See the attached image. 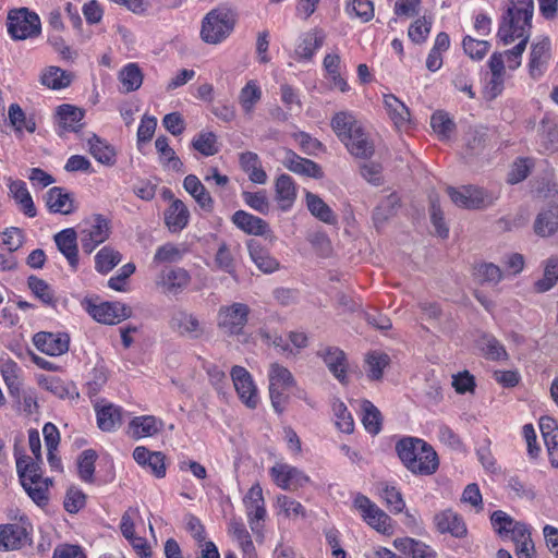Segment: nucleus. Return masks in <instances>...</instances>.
Returning <instances> with one entry per match:
<instances>
[{"mask_svg": "<svg viewBox=\"0 0 558 558\" xmlns=\"http://www.w3.org/2000/svg\"><path fill=\"white\" fill-rule=\"evenodd\" d=\"M33 343L40 352L59 356L69 350L70 337L61 332L40 331L34 335Z\"/></svg>", "mask_w": 558, "mask_h": 558, "instance_id": "dca6fc26", "label": "nucleus"}, {"mask_svg": "<svg viewBox=\"0 0 558 558\" xmlns=\"http://www.w3.org/2000/svg\"><path fill=\"white\" fill-rule=\"evenodd\" d=\"M534 232L547 238L558 231V205L549 206L539 211L534 220Z\"/></svg>", "mask_w": 558, "mask_h": 558, "instance_id": "473e14b6", "label": "nucleus"}, {"mask_svg": "<svg viewBox=\"0 0 558 558\" xmlns=\"http://www.w3.org/2000/svg\"><path fill=\"white\" fill-rule=\"evenodd\" d=\"M331 407L337 428L342 433H352L354 430V421L347 405L341 400L336 399Z\"/></svg>", "mask_w": 558, "mask_h": 558, "instance_id": "4d7b16f0", "label": "nucleus"}, {"mask_svg": "<svg viewBox=\"0 0 558 558\" xmlns=\"http://www.w3.org/2000/svg\"><path fill=\"white\" fill-rule=\"evenodd\" d=\"M262 99V89L256 81H248L240 90L239 102L246 114H252L257 102Z\"/></svg>", "mask_w": 558, "mask_h": 558, "instance_id": "8fccbe9b", "label": "nucleus"}, {"mask_svg": "<svg viewBox=\"0 0 558 558\" xmlns=\"http://www.w3.org/2000/svg\"><path fill=\"white\" fill-rule=\"evenodd\" d=\"M389 361V356L385 353L373 352L368 354L366 357L367 377L372 380H379Z\"/></svg>", "mask_w": 558, "mask_h": 558, "instance_id": "680f3d73", "label": "nucleus"}, {"mask_svg": "<svg viewBox=\"0 0 558 558\" xmlns=\"http://www.w3.org/2000/svg\"><path fill=\"white\" fill-rule=\"evenodd\" d=\"M7 28L12 39L25 40L40 34L41 23L37 13L27 8H20L9 12Z\"/></svg>", "mask_w": 558, "mask_h": 558, "instance_id": "20e7f679", "label": "nucleus"}, {"mask_svg": "<svg viewBox=\"0 0 558 558\" xmlns=\"http://www.w3.org/2000/svg\"><path fill=\"white\" fill-rule=\"evenodd\" d=\"M340 57L338 54L329 53L324 58V68L328 73L333 87L340 89L342 93L349 90V85L344 78L341 77L339 68H340Z\"/></svg>", "mask_w": 558, "mask_h": 558, "instance_id": "6e6d98bb", "label": "nucleus"}, {"mask_svg": "<svg viewBox=\"0 0 558 558\" xmlns=\"http://www.w3.org/2000/svg\"><path fill=\"white\" fill-rule=\"evenodd\" d=\"M430 126L440 140H448L454 130V122L446 112L438 111L432 116Z\"/></svg>", "mask_w": 558, "mask_h": 558, "instance_id": "69168bd1", "label": "nucleus"}, {"mask_svg": "<svg viewBox=\"0 0 558 558\" xmlns=\"http://www.w3.org/2000/svg\"><path fill=\"white\" fill-rule=\"evenodd\" d=\"M96 459L97 453L93 449H86L80 454L77 460V468L80 477L84 482H93Z\"/></svg>", "mask_w": 558, "mask_h": 558, "instance_id": "e2e57ef3", "label": "nucleus"}, {"mask_svg": "<svg viewBox=\"0 0 558 558\" xmlns=\"http://www.w3.org/2000/svg\"><path fill=\"white\" fill-rule=\"evenodd\" d=\"M121 254L110 246H104L95 256V268L98 272L108 274L120 262Z\"/></svg>", "mask_w": 558, "mask_h": 558, "instance_id": "5fc2aeb1", "label": "nucleus"}, {"mask_svg": "<svg viewBox=\"0 0 558 558\" xmlns=\"http://www.w3.org/2000/svg\"><path fill=\"white\" fill-rule=\"evenodd\" d=\"M539 429L548 452L550 464L558 468V424L549 417L543 416L539 420Z\"/></svg>", "mask_w": 558, "mask_h": 558, "instance_id": "393cba45", "label": "nucleus"}, {"mask_svg": "<svg viewBox=\"0 0 558 558\" xmlns=\"http://www.w3.org/2000/svg\"><path fill=\"white\" fill-rule=\"evenodd\" d=\"M231 220L240 230L247 234L265 236L266 239L274 238L268 223L264 219L244 210L235 211Z\"/></svg>", "mask_w": 558, "mask_h": 558, "instance_id": "a211bd4d", "label": "nucleus"}, {"mask_svg": "<svg viewBox=\"0 0 558 558\" xmlns=\"http://www.w3.org/2000/svg\"><path fill=\"white\" fill-rule=\"evenodd\" d=\"M29 524L25 522L0 524V550H17L29 544Z\"/></svg>", "mask_w": 558, "mask_h": 558, "instance_id": "f8f14e48", "label": "nucleus"}, {"mask_svg": "<svg viewBox=\"0 0 558 558\" xmlns=\"http://www.w3.org/2000/svg\"><path fill=\"white\" fill-rule=\"evenodd\" d=\"M269 474L275 484L284 490H296L310 482L301 470L287 463H276Z\"/></svg>", "mask_w": 558, "mask_h": 558, "instance_id": "ddd939ff", "label": "nucleus"}, {"mask_svg": "<svg viewBox=\"0 0 558 558\" xmlns=\"http://www.w3.org/2000/svg\"><path fill=\"white\" fill-rule=\"evenodd\" d=\"M240 166L247 173L248 179L253 183L265 184L267 182V173L262 167L260 159L256 153L245 151L240 155Z\"/></svg>", "mask_w": 558, "mask_h": 558, "instance_id": "4c0bfd02", "label": "nucleus"}, {"mask_svg": "<svg viewBox=\"0 0 558 558\" xmlns=\"http://www.w3.org/2000/svg\"><path fill=\"white\" fill-rule=\"evenodd\" d=\"M26 482L21 483L27 495L38 506H46L48 504V489L51 484L50 478L32 480L26 478Z\"/></svg>", "mask_w": 558, "mask_h": 558, "instance_id": "c03bdc74", "label": "nucleus"}, {"mask_svg": "<svg viewBox=\"0 0 558 558\" xmlns=\"http://www.w3.org/2000/svg\"><path fill=\"white\" fill-rule=\"evenodd\" d=\"M236 24V13L228 7L210 10L202 21L201 38L209 45L225 41L233 32Z\"/></svg>", "mask_w": 558, "mask_h": 558, "instance_id": "7ed1b4c3", "label": "nucleus"}, {"mask_svg": "<svg viewBox=\"0 0 558 558\" xmlns=\"http://www.w3.org/2000/svg\"><path fill=\"white\" fill-rule=\"evenodd\" d=\"M551 59V43L548 37L538 38L531 45L529 56V75L537 81L546 73Z\"/></svg>", "mask_w": 558, "mask_h": 558, "instance_id": "9b49d317", "label": "nucleus"}, {"mask_svg": "<svg viewBox=\"0 0 558 558\" xmlns=\"http://www.w3.org/2000/svg\"><path fill=\"white\" fill-rule=\"evenodd\" d=\"M16 469L21 483L26 482V478L41 480L40 466L38 461H33L29 457H22L16 460Z\"/></svg>", "mask_w": 558, "mask_h": 558, "instance_id": "774afa93", "label": "nucleus"}, {"mask_svg": "<svg viewBox=\"0 0 558 558\" xmlns=\"http://www.w3.org/2000/svg\"><path fill=\"white\" fill-rule=\"evenodd\" d=\"M83 307L95 320L106 325H116L132 316V308L121 302L95 304L85 300Z\"/></svg>", "mask_w": 558, "mask_h": 558, "instance_id": "1a4fd4ad", "label": "nucleus"}, {"mask_svg": "<svg viewBox=\"0 0 558 558\" xmlns=\"http://www.w3.org/2000/svg\"><path fill=\"white\" fill-rule=\"evenodd\" d=\"M325 37V33L320 29H313L306 33L295 50L296 54L302 59L310 60L316 50L324 45Z\"/></svg>", "mask_w": 558, "mask_h": 558, "instance_id": "79ce46f5", "label": "nucleus"}, {"mask_svg": "<svg viewBox=\"0 0 558 558\" xmlns=\"http://www.w3.org/2000/svg\"><path fill=\"white\" fill-rule=\"evenodd\" d=\"M46 206L50 213L70 215L75 211V199L72 193L63 187L54 186L45 195Z\"/></svg>", "mask_w": 558, "mask_h": 558, "instance_id": "412c9836", "label": "nucleus"}, {"mask_svg": "<svg viewBox=\"0 0 558 558\" xmlns=\"http://www.w3.org/2000/svg\"><path fill=\"white\" fill-rule=\"evenodd\" d=\"M190 219V211L181 199H174L165 211V222L171 232L184 229Z\"/></svg>", "mask_w": 558, "mask_h": 558, "instance_id": "c9c22d12", "label": "nucleus"}, {"mask_svg": "<svg viewBox=\"0 0 558 558\" xmlns=\"http://www.w3.org/2000/svg\"><path fill=\"white\" fill-rule=\"evenodd\" d=\"M89 153L100 163L113 166L116 163V150L112 146L101 141L98 136L93 135L88 140Z\"/></svg>", "mask_w": 558, "mask_h": 558, "instance_id": "09e8293b", "label": "nucleus"}, {"mask_svg": "<svg viewBox=\"0 0 558 558\" xmlns=\"http://www.w3.org/2000/svg\"><path fill=\"white\" fill-rule=\"evenodd\" d=\"M192 146L202 155L208 157L218 153L217 136L211 132H202L192 141Z\"/></svg>", "mask_w": 558, "mask_h": 558, "instance_id": "0e129e2a", "label": "nucleus"}, {"mask_svg": "<svg viewBox=\"0 0 558 558\" xmlns=\"http://www.w3.org/2000/svg\"><path fill=\"white\" fill-rule=\"evenodd\" d=\"M191 281L190 274L181 267L163 269L156 283L162 288L165 293L178 294L182 292Z\"/></svg>", "mask_w": 558, "mask_h": 558, "instance_id": "f3484780", "label": "nucleus"}, {"mask_svg": "<svg viewBox=\"0 0 558 558\" xmlns=\"http://www.w3.org/2000/svg\"><path fill=\"white\" fill-rule=\"evenodd\" d=\"M155 147L163 166L169 167L173 171L183 172V162L169 146V141L166 136H158L155 141Z\"/></svg>", "mask_w": 558, "mask_h": 558, "instance_id": "de8ad7c7", "label": "nucleus"}, {"mask_svg": "<svg viewBox=\"0 0 558 558\" xmlns=\"http://www.w3.org/2000/svg\"><path fill=\"white\" fill-rule=\"evenodd\" d=\"M477 345L483 354L489 360H507L508 353L505 347L490 335H483L478 341Z\"/></svg>", "mask_w": 558, "mask_h": 558, "instance_id": "603ef678", "label": "nucleus"}, {"mask_svg": "<svg viewBox=\"0 0 558 558\" xmlns=\"http://www.w3.org/2000/svg\"><path fill=\"white\" fill-rule=\"evenodd\" d=\"M396 451L404 466L414 474L430 475L438 469L436 451L423 439L403 438L397 442Z\"/></svg>", "mask_w": 558, "mask_h": 558, "instance_id": "f03ea898", "label": "nucleus"}, {"mask_svg": "<svg viewBox=\"0 0 558 558\" xmlns=\"http://www.w3.org/2000/svg\"><path fill=\"white\" fill-rule=\"evenodd\" d=\"M275 198L281 210H289L295 198L296 190L293 179L288 174H281L275 183Z\"/></svg>", "mask_w": 558, "mask_h": 558, "instance_id": "7c9ffc66", "label": "nucleus"}, {"mask_svg": "<svg viewBox=\"0 0 558 558\" xmlns=\"http://www.w3.org/2000/svg\"><path fill=\"white\" fill-rule=\"evenodd\" d=\"M282 165L291 172L300 175L314 179H320L324 175V172L318 163L311 159L299 156L291 149L286 150Z\"/></svg>", "mask_w": 558, "mask_h": 558, "instance_id": "6ab92c4d", "label": "nucleus"}, {"mask_svg": "<svg viewBox=\"0 0 558 558\" xmlns=\"http://www.w3.org/2000/svg\"><path fill=\"white\" fill-rule=\"evenodd\" d=\"M8 116L10 124L14 128L16 132H22L23 130H26L29 133H33L35 131V122L26 120L25 112L23 111L20 105H10Z\"/></svg>", "mask_w": 558, "mask_h": 558, "instance_id": "338daca9", "label": "nucleus"}, {"mask_svg": "<svg viewBox=\"0 0 558 558\" xmlns=\"http://www.w3.org/2000/svg\"><path fill=\"white\" fill-rule=\"evenodd\" d=\"M362 423L364 428L372 435H377L381 429V414L379 410L368 400L360 402Z\"/></svg>", "mask_w": 558, "mask_h": 558, "instance_id": "49530a36", "label": "nucleus"}, {"mask_svg": "<svg viewBox=\"0 0 558 558\" xmlns=\"http://www.w3.org/2000/svg\"><path fill=\"white\" fill-rule=\"evenodd\" d=\"M558 282V256H551L545 262L544 276L535 282L537 292L549 291Z\"/></svg>", "mask_w": 558, "mask_h": 558, "instance_id": "864d4df0", "label": "nucleus"}, {"mask_svg": "<svg viewBox=\"0 0 558 558\" xmlns=\"http://www.w3.org/2000/svg\"><path fill=\"white\" fill-rule=\"evenodd\" d=\"M173 331L187 339H199L205 333L204 324L192 313L179 311L170 319Z\"/></svg>", "mask_w": 558, "mask_h": 558, "instance_id": "2eb2a0df", "label": "nucleus"}, {"mask_svg": "<svg viewBox=\"0 0 558 558\" xmlns=\"http://www.w3.org/2000/svg\"><path fill=\"white\" fill-rule=\"evenodd\" d=\"M490 523L494 531L504 538L509 536L513 530V525H517L519 521H515L502 510H496L490 515Z\"/></svg>", "mask_w": 558, "mask_h": 558, "instance_id": "052dcab7", "label": "nucleus"}, {"mask_svg": "<svg viewBox=\"0 0 558 558\" xmlns=\"http://www.w3.org/2000/svg\"><path fill=\"white\" fill-rule=\"evenodd\" d=\"M40 83L51 89H62L70 85L71 74L58 66L51 65L41 72Z\"/></svg>", "mask_w": 558, "mask_h": 558, "instance_id": "37998d69", "label": "nucleus"}, {"mask_svg": "<svg viewBox=\"0 0 558 558\" xmlns=\"http://www.w3.org/2000/svg\"><path fill=\"white\" fill-rule=\"evenodd\" d=\"M231 537L236 541L242 550L243 558H256V550L252 537L240 519H231L228 526Z\"/></svg>", "mask_w": 558, "mask_h": 558, "instance_id": "c85d7f7f", "label": "nucleus"}, {"mask_svg": "<svg viewBox=\"0 0 558 558\" xmlns=\"http://www.w3.org/2000/svg\"><path fill=\"white\" fill-rule=\"evenodd\" d=\"M183 187L195 199V202L203 210L207 213L213 211L214 199L196 175H186L183 180Z\"/></svg>", "mask_w": 558, "mask_h": 558, "instance_id": "c756f323", "label": "nucleus"}, {"mask_svg": "<svg viewBox=\"0 0 558 558\" xmlns=\"http://www.w3.org/2000/svg\"><path fill=\"white\" fill-rule=\"evenodd\" d=\"M60 253L66 258L71 269L78 267L77 233L73 228L64 229L53 236Z\"/></svg>", "mask_w": 558, "mask_h": 558, "instance_id": "4be33fe9", "label": "nucleus"}, {"mask_svg": "<svg viewBox=\"0 0 558 558\" xmlns=\"http://www.w3.org/2000/svg\"><path fill=\"white\" fill-rule=\"evenodd\" d=\"M110 235L109 220L101 215L85 219L81 229V243L85 253L90 254Z\"/></svg>", "mask_w": 558, "mask_h": 558, "instance_id": "9d476101", "label": "nucleus"}, {"mask_svg": "<svg viewBox=\"0 0 558 558\" xmlns=\"http://www.w3.org/2000/svg\"><path fill=\"white\" fill-rule=\"evenodd\" d=\"M305 201L307 209L315 218L327 225L337 223V215L318 195L306 192Z\"/></svg>", "mask_w": 558, "mask_h": 558, "instance_id": "58836bf2", "label": "nucleus"}, {"mask_svg": "<svg viewBox=\"0 0 558 558\" xmlns=\"http://www.w3.org/2000/svg\"><path fill=\"white\" fill-rule=\"evenodd\" d=\"M133 458L140 465L148 469L156 477H165L166 457L162 452L149 451L147 448L138 446L133 451Z\"/></svg>", "mask_w": 558, "mask_h": 558, "instance_id": "5701e85b", "label": "nucleus"}, {"mask_svg": "<svg viewBox=\"0 0 558 558\" xmlns=\"http://www.w3.org/2000/svg\"><path fill=\"white\" fill-rule=\"evenodd\" d=\"M331 128L339 140L343 143L351 138L363 126L355 116L350 111H340L331 119Z\"/></svg>", "mask_w": 558, "mask_h": 558, "instance_id": "bb28decb", "label": "nucleus"}, {"mask_svg": "<svg viewBox=\"0 0 558 558\" xmlns=\"http://www.w3.org/2000/svg\"><path fill=\"white\" fill-rule=\"evenodd\" d=\"M20 371L17 363L11 357L8 355L0 357V373L9 393L13 398H20L22 391Z\"/></svg>", "mask_w": 558, "mask_h": 558, "instance_id": "cd10ccee", "label": "nucleus"}, {"mask_svg": "<svg viewBox=\"0 0 558 558\" xmlns=\"http://www.w3.org/2000/svg\"><path fill=\"white\" fill-rule=\"evenodd\" d=\"M27 284L31 291L44 304L54 307L57 299L53 289L43 279L31 276L27 279Z\"/></svg>", "mask_w": 558, "mask_h": 558, "instance_id": "3c124183", "label": "nucleus"}, {"mask_svg": "<svg viewBox=\"0 0 558 558\" xmlns=\"http://www.w3.org/2000/svg\"><path fill=\"white\" fill-rule=\"evenodd\" d=\"M57 114L59 125L64 131L77 132L82 128L81 121L84 118V112L80 108L64 104L58 107Z\"/></svg>", "mask_w": 558, "mask_h": 558, "instance_id": "ea45409f", "label": "nucleus"}, {"mask_svg": "<svg viewBox=\"0 0 558 558\" xmlns=\"http://www.w3.org/2000/svg\"><path fill=\"white\" fill-rule=\"evenodd\" d=\"M447 192L452 203L464 209H484L492 206L498 198L496 193L474 185L448 187Z\"/></svg>", "mask_w": 558, "mask_h": 558, "instance_id": "39448f33", "label": "nucleus"}, {"mask_svg": "<svg viewBox=\"0 0 558 558\" xmlns=\"http://www.w3.org/2000/svg\"><path fill=\"white\" fill-rule=\"evenodd\" d=\"M343 144L352 155L359 158H369L374 154V146L368 141L363 128Z\"/></svg>", "mask_w": 558, "mask_h": 558, "instance_id": "a18cd8bd", "label": "nucleus"}, {"mask_svg": "<svg viewBox=\"0 0 558 558\" xmlns=\"http://www.w3.org/2000/svg\"><path fill=\"white\" fill-rule=\"evenodd\" d=\"M161 426V421L155 416H137L129 423V434L135 439L151 437L159 433Z\"/></svg>", "mask_w": 558, "mask_h": 558, "instance_id": "e433bc0d", "label": "nucleus"}, {"mask_svg": "<svg viewBox=\"0 0 558 558\" xmlns=\"http://www.w3.org/2000/svg\"><path fill=\"white\" fill-rule=\"evenodd\" d=\"M123 93L137 90L143 84V73L136 63H128L118 75Z\"/></svg>", "mask_w": 558, "mask_h": 558, "instance_id": "a19ab883", "label": "nucleus"}, {"mask_svg": "<svg viewBox=\"0 0 558 558\" xmlns=\"http://www.w3.org/2000/svg\"><path fill=\"white\" fill-rule=\"evenodd\" d=\"M434 522L440 533H450L458 538L466 535L468 530L462 517L451 509H446L437 513L434 518Z\"/></svg>", "mask_w": 558, "mask_h": 558, "instance_id": "b1692460", "label": "nucleus"}, {"mask_svg": "<svg viewBox=\"0 0 558 558\" xmlns=\"http://www.w3.org/2000/svg\"><path fill=\"white\" fill-rule=\"evenodd\" d=\"M400 205V198L397 194H390L383 199L375 208L373 219L376 225L384 223L391 216L396 214L397 208Z\"/></svg>", "mask_w": 558, "mask_h": 558, "instance_id": "13d9d810", "label": "nucleus"}, {"mask_svg": "<svg viewBox=\"0 0 558 558\" xmlns=\"http://www.w3.org/2000/svg\"><path fill=\"white\" fill-rule=\"evenodd\" d=\"M269 387L288 389L294 384L291 372L278 363H272L269 368Z\"/></svg>", "mask_w": 558, "mask_h": 558, "instance_id": "bf43d9fd", "label": "nucleus"}, {"mask_svg": "<svg viewBox=\"0 0 558 558\" xmlns=\"http://www.w3.org/2000/svg\"><path fill=\"white\" fill-rule=\"evenodd\" d=\"M384 107L390 120L398 129H404L410 124L408 107L395 95H384Z\"/></svg>", "mask_w": 558, "mask_h": 558, "instance_id": "f704fd0d", "label": "nucleus"}, {"mask_svg": "<svg viewBox=\"0 0 558 558\" xmlns=\"http://www.w3.org/2000/svg\"><path fill=\"white\" fill-rule=\"evenodd\" d=\"M328 367L329 372L341 383L348 381V361L345 353L336 347H326L317 352Z\"/></svg>", "mask_w": 558, "mask_h": 558, "instance_id": "aec40b11", "label": "nucleus"}, {"mask_svg": "<svg viewBox=\"0 0 558 558\" xmlns=\"http://www.w3.org/2000/svg\"><path fill=\"white\" fill-rule=\"evenodd\" d=\"M97 425L102 432H113L122 424V409L112 403L102 402L95 405Z\"/></svg>", "mask_w": 558, "mask_h": 558, "instance_id": "a878e982", "label": "nucleus"}, {"mask_svg": "<svg viewBox=\"0 0 558 558\" xmlns=\"http://www.w3.org/2000/svg\"><path fill=\"white\" fill-rule=\"evenodd\" d=\"M247 522L256 538H263L264 521L267 515L263 488L259 483L251 486L243 497Z\"/></svg>", "mask_w": 558, "mask_h": 558, "instance_id": "0eeeda50", "label": "nucleus"}, {"mask_svg": "<svg viewBox=\"0 0 558 558\" xmlns=\"http://www.w3.org/2000/svg\"><path fill=\"white\" fill-rule=\"evenodd\" d=\"M353 506L371 527L381 534L389 535L392 533L390 517L367 496L356 494L353 499Z\"/></svg>", "mask_w": 558, "mask_h": 558, "instance_id": "6e6552de", "label": "nucleus"}, {"mask_svg": "<svg viewBox=\"0 0 558 558\" xmlns=\"http://www.w3.org/2000/svg\"><path fill=\"white\" fill-rule=\"evenodd\" d=\"M250 307L245 303L234 302L222 305L217 313V327L228 336H239L248 320Z\"/></svg>", "mask_w": 558, "mask_h": 558, "instance_id": "423d86ee", "label": "nucleus"}, {"mask_svg": "<svg viewBox=\"0 0 558 558\" xmlns=\"http://www.w3.org/2000/svg\"><path fill=\"white\" fill-rule=\"evenodd\" d=\"M533 13V0H510L507 12L502 16L498 29V37L502 44L509 45L520 39L513 48L502 52L505 64L507 63L509 70H517L521 65L522 54L531 34Z\"/></svg>", "mask_w": 558, "mask_h": 558, "instance_id": "f257e3e1", "label": "nucleus"}, {"mask_svg": "<svg viewBox=\"0 0 558 558\" xmlns=\"http://www.w3.org/2000/svg\"><path fill=\"white\" fill-rule=\"evenodd\" d=\"M9 191L24 215L29 218H34L37 215L35 204L24 181L11 180Z\"/></svg>", "mask_w": 558, "mask_h": 558, "instance_id": "72a5a7b5", "label": "nucleus"}, {"mask_svg": "<svg viewBox=\"0 0 558 558\" xmlns=\"http://www.w3.org/2000/svg\"><path fill=\"white\" fill-rule=\"evenodd\" d=\"M247 248L251 259L263 272L271 274L279 268V262L258 241L250 240Z\"/></svg>", "mask_w": 558, "mask_h": 558, "instance_id": "2f4dec72", "label": "nucleus"}, {"mask_svg": "<svg viewBox=\"0 0 558 558\" xmlns=\"http://www.w3.org/2000/svg\"><path fill=\"white\" fill-rule=\"evenodd\" d=\"M231 378L240 400L250 409H255L259 402L257 388L251 374L242 366H233Z\"/></svg>", "mask_w": 558, "mask_h": 558, "instance_id": "4468645a", "label": "nucleus"}]
</instances>
